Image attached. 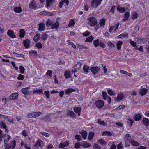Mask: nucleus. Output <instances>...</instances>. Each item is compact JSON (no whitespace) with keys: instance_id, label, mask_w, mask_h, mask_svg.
<instances>
[{"instance_id":"1","label":"nucleus","mask_w":149,"mask_h":149,"mask_svg":"<svg viewBox=\"0 0 149 149\" xmlns=\"http://www.w3.org/2000/svg\"><path fill=\"white\" fill-rule=\"evenodd\" d=\"M16 145V142L15 140L10 141V144L7 143L5 145V149H13Z\"/></svg>"},{"instance_id":"2","label":"nucleus","mask_w":149,"mask_h":149,"mask_svg":"<svg viewBox=\"0 0 149 149\" xmlns=\"http://www.w3.org/2000/svg\"><path fill=\"white\" fill-rule=\"evenodd\" d=\"M103 0H92L91 2V7L93 8H96L101 4Z\"/></svg>"},{"instance_id":"3","label":"nucleus","mask_w":149,"mask_h":149,"mask_svg":"<svg viewBox=\"0 0 149 149\" xmlns=\"http://www.w3.org/2000/svg\"><path fill=\"white\" fill-rule=\"evenodd\" d=\"M42 113L39 112H33L29 113L28 114L27 116L29 118H35L40 116Z\"/></svg>"},{"instance_id":"4","label":"nucleus","mask_w":149,"mask_h":149,"mask_svg":"<svg viewBox=\"0 0 149 149\" xmlns=\"http://www.w3.org/2000/svg\"><path fill=\"white\" fill-rule=\"evenodd\" d=\"M30 86H29L27 87L23 88L21 90V92L24 95H28L31 93V91L30 90Z\"/></svg>"},{"instance_id":"5","label":"nucleus","mask_w":149,"mask_h":149,"mask_svg":"<svg viewBox=\"0 0 149 149\" xmlns=\"http://www.w3.org/2000/svg\"><path fill=\"white\" fill-rule=\"evenodd\" d=\"M88 20H89V24L91 26H95L97 22L96 19L94 16L89 17Z\"/></svg>"},{"instance_id":"6","label":"nucleus","mask_w":149,"mask_h":149,"mask_svg":"<svg viewBox=\"0 0 149 149\" xmlns=\"http://www.w3.org/2000/svg\"><path fill=\"white\" fill-rule=\"evenodd\" d=\"M58 18H57L56 20V22L54 23L53 22V24H52L51 27L52 29L53 30H57L58 29L60 25L58 21Z\"/></svg>"},{"instance_id":"7","label":"nucleus","mask_w":149,"mask_h":149,"mask_svg":"<svg viewBox=\"0 0 149 149\" xmlns=\"http://www.w3.org/2000/svg\"><path fill=\"white\" fill-rule=\"evenodd\" d=\"M104 101L100 100L96 101L95 103L96 107L99 109L102 108L104 105Z\"/></svg>"},{"instance_id":"8","label":"nucleus","mask_w":149,"mask_h":149,"mask_svg":"<svg viewBox=\"0 0 149 149\" xmlns=\"http://www.w3.org/2000/svg\"><path fill=\"white\" fill-rule=\"evenodd\" d=\"M90 70L93 74H95L98 73V72L100 70V69L97 66H93L90 68Z\"/></svg>"},{"instance_id":"9","label":"nucleus","mask_w":149,"mask_h":149,"mask_svg":"<svg viewBox=\"0 0 149 149\" xmlns=\"http://www.w3.org/2000/svg\"><path fill=\"white\" fill-rule=\"evenodd\" d=\"M142 118V116L140 113H138L133 116V119L135 121L141 120Z\"/></svg>"},{"instance_id":"10","label":"nucleus","mask_w":149,"mask_h":149,"mask_svg":"<svg viewBox=\"0 0 149 149\" xmlns=\"http://www.w3.org/2000/svg\"><path fill=\"white\" fill-rule=\"evenodd\" d=\"M31 41L28 39H26L23 41V44L26 49L29 48L30 46Z\"/></svg>"},{"instance_id":"11","label":"nucleus","mask_w":149,"mask_h":149,"mask_svg":"<svg viewBox=\"0 0 149 149\" xmlns=\"http://www.w3.org/2000/svg\"><path fill=\"white\" fill-rule=\"evenodd\" d=\"M29 8L30 9H36L37 8L35 0H33L29 4Z\"/></svg>"},{"instance_id":"12","label":"nucleus","mask_w":149,"mask_h":149,"mask_svg":"<svg viewBox=\"0 0 149 149\" xmlns=\"http://www.w3.org/2000/svg\"><path fill=\"white\" fill-rule=\"evenodd\" d=\"M18 93L17 92L13 93L9 96V99L10 100H15L17 99L18 97Z\"/></svg>"},{"instance_id":"13","label":"nucleus","mask_w":149,"mask_h":149,"mask_svg":"<svg viewBox=\"0 0 149 149\" xmlns=\"http://www.w3.org/2000/svg\"><path fill=\"white\" fill-rule=\"evenodd\" d=\"M67 115L72 118H75L76 115L72 110H68L67 112Z\"/></svg>"},{"instance_id":"14","label":"nucleus","mask_w":149,"mask_h":149,"mask_svg":"<svg viewBox=\"0 0 149 149\" xmlns=\"http://www.w3.org/2000/svg\"><path fill=\"white\" fill-rule=\"evenodd\" d=\"M43 141L40 139L37 140L36 142L34 144L33 146L37 148L38 146L40 147H43V146L42 145V143H43Z\"/></svg>"},{"instance_id":"15","label":"nucleus","mask_w":149,"mask_h":149,"mask_svg":"<svg viewBox=\"0 0 149 149\" xmlns=\"http://www.w3.org/2000/svg\"><path fill=\"white\" fill-rule=\"evenodd\" d=\"M73 109L75 113L79 116L81 115V107H74Z\"/></svg>"},{"instance_id":"16","label":"nucleus","mask_w":149,"mask_h":149,"mask_svg":"<svg viewBox=\"0 0 149 149\" xmlns=\"http://www.w3.org/2000/svg\"><path fill=\"white\" fill-rule=\"evenodd\" d=\"M148 90L146 88L140 89L139 90V93L142 96L144 95L147 92Z\"/></svg>"},{"instance_id":"17","label":"nucleus","mask_w":149,"mask_h":149,"mask_svg":"<svg viewBox=\"0 0 149 149\" xmlns=\"http://www.w3.org/2000/svg\"><path fill=\"white\" fill-rule=\"evenodd\" d=\"M76 90L75 89L72 88H69L66 89L65 93L66 95L70 96L71 93L74 92Z\"/></svg>"},{"instance_id":"18","label":"nucleus","mask_w":149,"mask_h":149,"mask_svg":"<svg viewBox=\"0 0 149 149\" xmlns=\"http://www.w3.org/2000/svg\"><path fill=\"white\" fill-rule=\"evenodd\" d=\"M45 29V25L44 23L41 22L39 24L38 29L39 31H43Z\"/></svg>"},{"instance_id":"19","label":"nucleus","mask_w":149,"mask_h":149,"mask_svg":"<svg viewBox=\"0 0 149 149\" xmlns=\"http://www.w3.org/2000/svg\"><path fill=\"white\" fill-rule=\"evenodd\" d=\"M3 136L4 137V143L5 145L7 144V142L10 140L11 137L10 135L6 134H3Z\"/></svg>"},{"instance_id":"20","label":"nucleus","mask_w":149,"mask_h":149,"mask_svg":"<svg viewBox=\"0 0 149 149\" xmlns=\"http://www.w3.org/2000/svg\"><path fill=\"white\" fill-rule=\"evenodd\" d=\"M7 34L12 38H16V36L12 30H8L7 32Z\"/></svg>"},{"instance_id":"21","label":"nucleus","mask_w":149,"mask_h":149,"mask_svg":"<svg viewBox=\"0 0 149 149\" xmlns=\"http://www.w3.org/2000/svg\"><path fill=\"white\" fill-rule=\"evenodd\" d=\"M79 132L81 135L82 138L84 140L86 139L87 134V132L85 130H83L81 131H79Z\"/></svg>"},{"instance_id":"22","label":"nucleus","mask_w":149,"mask_h":149,"mask_svg":"<svg viewBox=\"0 0 149 149\" xmlns=\"http://www.w3.org/2000/svg\"><path fill=\"white\" fill-rule=\"evenodd\" d=\"M25 31L24 29H22L19 31V37L21 38H23L25 36Z\"/></svg>"},{"instance_id":"23","label":"nucleus","mask_w":149,"mask_h":149,"mask_svg":"<svg viewBox=\"0 0 149 149\" xmlns=\"http://www.w3.org/2000/svg\"><path fill=\"white\" fill-rule=\"evenodd\" d=\"M143 124L146 126H148L149 125V120L148 118H143L142 120Z\"/></svg>"},{"instance_id":"24","label":"nucleus","mask_w":149,"mask_h":149,"mask_svg":"<svg viewBox=\"0 0 149 149\" xmlns=\"http://www.w3.org/2000/svg\"><path fill=\"white\" fill-rule=\"evenodd\" d=\"M81 146L84 148H85L90 147L91 145L86 141H84L82 142V143H81Z\"/></svg>"},{"instance_id":"25","label":"nucleus","mask_w":149,"mask_h":149,"mask_svg":"<svg viewBox=\"0 0 149 149\" xmlns=\"http://www.w3.org/2000/svg\"><path fill=\"white\" fill-rule=\"evenodd\" d=\"M54 0H46V6L47 9H49V8L52 5Z\"/></svg>"},{"instance_id":"26","label":"nucleus","mask_w":149,"mask_h":149,"mask_svg":"<svg viewBox=\"0 0 149 149\" xmlns=\"http://www.w3.org/2000/svg\"><path fill=\"white\" fill-rule=\"evenodd\" d=\"M42 90V89H39L36 90H35L33 92V94H38L39 95H42L43 94Z\"/></svg>"},{"instance_id":"27","label":"nucleus","mask_w":149,"mask_h":149,"mask_svg":"<svg viewBox=\"0 0 149 149\" xmlns=\"http://www.w3.org/2000/svg\"><path fill=\"white\" fill-rule=\"evenodd\" d=\"M117 10L120 13L123 14L125 11V8L124 7H121L120 5H118L117 7Z\"/></svg>"},{"instance_id":"28","label":"nucleus","mask_w":149,"mask_h":149,"mask_svg":"<svg viewBox=\"0 0 149 149\" xmlns=\"http://www.w3.org/2000/svg\"><path fill=\"white\" fill-rule=\"evenodd\" d=\"M81 67V63L80 62H78L74 66V69L77 71L78 70L80 69Z\"/></svg>"},{"instance_id":"29","label":"nucleus","mask_w":149,"mask_h":149,"mask_svg":"<svg viewBox=\"0 0 149 149\" xmlns=\"http://www.w3.org/2000/svg\"><path fill=\"white\" fill-rule=\"evenodd\" d=\"M53 21L52 20L49 19H47L46 22V26L47 27L50 26L51 27L52 24L53 23Z\"/></svg>"},{"instance_id":"30","label":"nucleus","mask_w":149,"mask_h":149,"mask_svg":"<svg viewBox=\"0 0 149 149\" xmlns=\"http://www.w3.org/2000/svg\"><path fill=\"white\" fill-rule=\"evenodd\" d=\"M134 121L131 118H128L127 119V124L130 127H132Z\"/></svg>"},{"instance_id":"31","label":"nucleus","mask_w":149,"mask_h":149,"mask_svg":"<svg viewBox=\"0 0 149 149\" xmlns=\"http://www.w3.org/2000/svg\"><path fill=\"white\" fill-rule=\"evenodd\" d=\"M102 136H111L112 134L111 133L110 131H104L102 134Z\"/></svg>"},{"instance_id":"32","label":"nucleus","mask_w":149,"mask_h":149,"mask_svg":"<svg viewBox=\"0 0 149 149\" xmlns=\"http://www.w3.org/2000/svg\"><path fill=\"white\" fill-rule=\"evenodd\" d=\"M138 17V14L135 11H133L132 13V19L133 20H134L136 19Z\"/></svg>"},{"instance_id":"33","label":"nucleus","mask_w":149,"mask_h":149,"mask_svg":"<svg viewBox=\"0 0 149 149\" xmlns=\"http://www.w3.org/2000/svg\"><path fill=\"white\" fill-rule=\"evenodd\" d=\"M130 14L128 12H125L124 15V18L123 20V21H125L128 20Z\"/></svg>"},{"instance_id":"34","label":"nucleus","mask_w":149,"mask_h":149,"mask_svg":"<svg viewBox=\"0 0 149 149\" xmlns=\"http://www.w3.org/2000/svg\"><path fill=\"white\" fill-rule=\"evenodd\" d=\"M70 72L67 70H66L64 72V76L65 78L68 79L71 76Z\"/></svg>"},{"instance_id":"35","label":"nucleus","mask_w":149,"mask_h":149,"mask_svg":"<svg viewBox=\"0 0 149 149\" xmlns=\"http://www.w3.org/2000/svg\"><path fill=\"white\" fill-rule=\"evenodd\" d=\"M14 11L15 13H20L22 11V10L20 7H15L14 8Z\"/></svg>"},{"instance_id":"36","label":"nucleus","mask_w":149,"mask_h":149,"mask_svg":"<svg viewBox=\"0 0 149 149\" xmlns=\"http://www.w3.org/2000/svg\"><path fill=\"white\" fill-rule=\"evenodd\" d=\"M40 38V34L38 33H37L34 36L33 38V40L35 42H37L39 40Z\"/></svg>"},{"instance_id":"37","label":"nucleus","mask_w":149,"mask_h":149,"mask_svg":"<svg viewBox=\"0 0 149 149\" xmlns=\"http://www.w3.org/2000/svg\"><path fill=\"white\" fill-rule=\"evenodd\" d=\"M122 44L123 42L122 41H119L116 44V46L118 50H120L121 49Z\"/></svg>"},{"instance_id":"38","label":"nucleus","mask_w":149,"mask_h":149,"mask_svg":"<svg viewBox=\"0 0 149 149\" xmlns=\"http://www.w3.org/2000/svg\"><path fill=\"white\" fill-rule=\"evenodd\" d=\"M93 37L92 36H90L89 37L86 38L85 41L86 42H91L93 40Z\"/></svg>"},{"instance_id":"39","label":"nucleus","mask_w":149,"mask_h":149,"mask_svg":"<svg viewBox=\"0 0 149 149\" xmlns=\"http://www.w3.org/2000/svg\"><path fill=\"white\" fill-rule=\"evenodd\" d=\"M94 136V133L93 132H90L88 134V139L89 140H91L93 138Z\"/></svg>"},{"instance_id":"40","label":"nucleus","mask_w":149,"mask_h":149,"mask_svg":"<svg viewBox=\"0 0 149 149\" xmlns=\"http://www.w3.org/2000/svg\"><path fill=\"white\" fill-rule=\"evenodd\" d=\"M131 144L133 146H137L139 145V143L138 142L134 140L131 141Z\"/></svg>"},{"instance_id":"41","label":"nucleus","mask_w":149,"mask_h":149,"mask_svg":"<svg viewBox=\"0 0 149 149\" xmlns=\"http://www.w3.org/2000/svg\"><path fill=\"white\" fill-rule=\"evenodd\" d=\"M100 40L99 39L94 40L93 41V44L94 46L95 47H97L100 44Z\"/></svg>"},{"instance_id":"42","label":"nucleus","mask_w":149,"mask_h":149,"mask_svg":"<svg viewBox=\"0 0 149 149\" xmlns=\"http://www.w3.org/2000/svg\"><path fill=\"white\" fill-rule=\"evenodd\" d=\"M148 37L141 38L139 39V41L143 43H145L148 41Z\"/></svg>"},{"instance_id":"43","label":"nucleus","mask_w":149,"mask_h":149,"mask_svg":"<svg viewBox=\"0 0 149 149\" xmlns=\"http://www.w3.org/2000/svg\"><path fill=\"white\" fill-rule=\"evenodd\" d=\"M128 34L127 33H125V34L123 33L121 34L118 36L119 38H123L125 37H127Z\"/></svg>"},{"instance_id":"44","label":"nucleus","mask_w":149,"mask_h":149,"mask_svg":"<svg viewBox=\"0 0 149 149\" xmlns=\"http://www.w3.org/2000/svg\"><path fill=\"white\" fill-rule=\"evenodd\" d=\"M131 136V135L129 134H126L125 136V140L131 141L130 140Z\"/></svg>"},{"instance_id":"45","label":"nucleus","mask_w":149,"mask_h":149,"mask_svg":"<svg viewBox=\"0 0 149 149\" xmlns=\"http://www.w3.org/2000/svg\"><path fill=\"white\" fill-rule=\"evenodd\" d=\"M75 22L74 19H71L70 20L68 26L69 27L73 26H74Z\"/></svg>"},{"instance_id":"46","label":"nucleus","mask_w":149,"mask_h":149,"mask_svg":"<svg viewBox=\"0 0 149 149\" xmlns=\"http://www.w3.org/2000/svg\"><path fill=\"white\" fill-rule=\"evenodd\" d=\"M105 20L104 19H101L100 22L99 24L100 27H103L104 26L105 24Z\"/></svg>"},{"instance_id":"47","label":"nucleus","mask_w":149,"mask_h":149,"mask_svg":"<svg viewBox=\"0 0 149 149\" xmlns=\"http://www.w3.org/2000/svg\"><path fill=\"white\" fill-rule=\"evenodd\" d=\"M98 143L102 145H104L106 143V141L102 139H100L98 141Z\"/></svg>"},{"instance_id":"48","label":"nucleus","mask_w":149,"mask_h":149,"mask_svg":"<svg viewBox=\"0 0 149 149\" xmlns=\"http://www.w3.org/2000/svg\"><path fill=\"white\" fill-rule=\"evenodd\" d=\"M43 33V34L41 35V38L42 40L45 41L47 40L48 35L45 33Z\"/></svg>"},{"instance_id":"49","label":"nucleus","mask_w":149,"mask_h":149,"mask_svg":"<svg viewBox=\"0 0 149 149\" xmlns=\"http://www.w3.org/2000/svg\"><path fill=\"white\" fill-rule=\"evenodd\" d=\"M123 98V94L122 93L119 94L117 97V100H121Z\"/></svg>"},{"instance_id":"50","label":"nucleus","mask_w":149,"mask_h":149,"mask_svg":"<svg viewBox=\"0 0 149 149\" xmlns=\"http://www.w3.org/2000/svg\"><path fill=\"white\" fill-rule=\"evenodd\" d=\"M89 67L87 65H84L83 67V70L86 73H88L89 70Z\"/></svg>"},{"instance_id":"51","label":"nucleus","mask_w":149,"mask_h":149,"mask_svg":"<svg viewBox=\"0 0 149 149\" xmlns=\"http://www.w3.org/2000/svg\"><path fill=\"white\" fill-rule=\"evenodd\" d=\"M68 143L65 144V143H62L61 142L59 144V147L60 148H63L64 147L67 146H68Z\"/></svg>"},{"instance_id":"52","label":"nucleus","mask_w":149,"mask_h":149,"mask_svg":"<svg viewBox=\"0 0 149 149\" xmlns=\"http://www.w3.org/2000/svg\"><path fill=\"white\" fill-rule=\"evenodd\" d=\"M97 122L98 124L102 125L103 126H105L106 124L104 121H101V119H98L97 120Z\"/></svg>"},{"instance_id":"53","label":"nucleus","mask_w":149,"mask_h":149,"mask_svg":"<svg viewBox=\"0 0 149 149\" xmlns=\"http://www.w3.org/2000/svg\"><path fill=\"white\" fill-rule=\"evenodd\" d=\"M19 68L20 73L22 74H24V70H25L24 68L22 65L19 66Z\"/></svg>"},{"instance_id":"54","label":"nucleus","mask_w":149,"mask_h":149,"mask_svg":"<svg viewBox=\"0 0 149 149\" xmlns=\"http://www.w3.org/2000/svg\"><path fill=\"white\" fill-rule=\"evenodd\" d=\"M35 47H37L38 49H41L42 47V45L41 43L40 42H38L36 43L35 45Z\"/></svg>"},{"instance_id":"55","label":"nucleus","mask_w":149,"mask_h":149,"mask_svg":"<svg viewBox=\"0 0 149 149\" xmlns=\"http://www.w3.org/2000/svg\"><path fill=\"white\" fill-rule=\"evenodd\" d=\"M108 94L110 95L111 96L114 95V93L111 89H109L107 90Z\"/></svg>"},{"instance_id":"56","label":"nucleus","mask_w":149,"mask_h":149,"mask_svg":"<svg viewBox=\"0 0 149 149\" xmlns=\"http://www.w3.org/2000/svg\"><path fill=\"white\" fill-rule=\"evenodd\" d=\"M0 126L1 128H5L6 127L5 123L3 121L0 122Z\"/></svg>"},{"instance_id":"57","label":"nucleus","mask_w":149,"mask_h":149,"mask_svg":"<svg viewBox=\"0 0 149 149\" xmlns=\"http://www.w3.org/2000/svg\"><path fill=\"white\" fill-rule=\"evenodd\" d=\"M45 95L47 98H49L50 96V93L48 90H47L44 92Z\"/></svg>"},{"instance_id":"58","label":"nucleus","mask_w":149,"mask_h":149,"mask_svg":"<svg viewBox=\"0 0 149 149\" xmlns=\"http://www.w3.org/2000/svg\"><path fill=\"white\" fill-rule=\"evenodd\" d=\"M75 139H77L78 141H80L82 140L81 136L80 135H76L75 136Z\"/></svg>"},{"instance_id":"59","label":"nucleus","mask_w":149,"mask_h":149,"mask_svg":"<svg viewBox=\"0 0 149 149\" xmlns=\"http://www.w3.org/2000/svg\"><path fill=\"white\" fill-rule=\"evenodd\" d=\"M81 146V144L78 142H77L75 144L74 147L76 149H78L80 147V146Z\"/></svg>"},{"instance_id":"60","label":"nucleus","mask_w":149,"mask_h":149,"mask_svg":"<svg viewBox=\"0 0 149 149\" xmlns=\"http://www.w3.org/2000/svg\"><path fill=\"white\" fill-rule=\"evenodd\" d=\"M24 76L23 75L19 74L17 77V79L19 80H23L24 79Z\"/></svg>"},{"instance_id":"61","label":"nucleus","mask_w":149,"mask_h":149,"mask_svg":"<svg viewBox=\"0 0 149 149\" xmlns=\"http://www.w3.org/2000/svg\"><path fill=\"white\" fill-rule=\"evenodd\" d=\"M103 98L104 100H106L108 97V95L106 92H102Z\"/></svg>"},{"instance_id":"62","label":"nucleus","mask_w":149,"mask_h":149,"mask_svg":"<svg viewBox=\"0 0 149 149\" xmlns=\"http://www.w3.org/2000/svg\"><path fill=\"white\" fill-rule=\"evenodd\" d=\"M22 134L24 137H26L28 135L27 131L26 130L24 129L22 131Z\"/></svg>"},{"instance_id":"63","label":"nucleus","mask_w":149,"mask_h":149,"mask_svg":"<svg viewBox=\"0 0 149 149\" xmlns=\"http://www.w3.org/2000/svg\"><path fill=\"white\" fill-rule=\"evenodd\" d=\"M131 143V141L125 140V146L126 147H129Z\"/></svg>"},{"instance_id":"64","label":"nucleus","mask_w":149,"mask_h":149,"mask_svg":"<svg viewBox=\"0 0 149 149\" xmlns=\"http://www.w3.org/2000/svg\"><path fill=\"white\" fill-rule=\"evenodd\" d=\"M90 34V32L88 30L84 32L82 34L84 36L87 37Z\"/></svg>"}]
</instances>
